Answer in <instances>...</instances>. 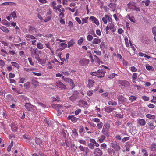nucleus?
I'll use <instances>...</instances> for the list:
<instances>
[{"label": "nucleus", "instance_id": "6e6552de", "mask_svg": "<svg viewBox=\"0 0 156 156\" xmlns=\"http://www.w3.org/2000/svg\"><path fill=\"white\" fill-rule=\"evenodd\" d=\"M79 148L81 151L83 152L86 154H87L89 151V149L87 147H84L81 145L79 146Z\"/></svg>", "mask_w": 156, "mask_h": 156}, {"label": "nucleus", "instance_id": "052dcab7", "mask_svg": "<svg viewBox=\"0 0 156 156\" xmlns=\"http://www.w3.org/2000/svg\"><path fill=\"white\" fill-rule=\"evenodd\" d=\"M78 141L80 143L83 144L84 145H86L87 144V143L86 141L84 140H78Z\"/></svg>", "mask_w": 156, "mask_h": 156}, {"label": "nucleus", "instance_id": "de8ad7c7", "mask_svg": "<svg viewBox=\"0 0 156 156\" xmlns=\"http://www.w3.org/2000/svg\"><path fill=\"white\" fill-rule=\"evenodd\" d=\"M84 41L83 37H81L80 38L78 41V44L79 45H81L83 43Z\"/></svg>", "mask_w": 156, "mask_h": 156}, {"label": "nucleus", "instance_id": "49530a36", "mask_svg": "<svg viewBox=\"0 0 156 156\" xmlns=\"http://www.w3.org/2000/svg\"><path fill=\"white\" fill-rule=\"evenodd\" d=\"M137 99V97L135 96H131L129 97V99L131 101L133 102Z\"/></svg>", "mask_w": 156, "mask_h": 156}, {"label": "nucleus", "instance_id": "cd10ccee", "mask_svg": "<svg viewBox=\"0 0 156 156\" xmlns=\"http://www.w3.org/2000/svg\"><path fill=\"white\" fill-rule=\"evenodd\" d=\"M31 82H32V84L35 86H37L39 84V82L36 80L34 78H32L31 80Z\"/></svg>", "mask_w": 156, "mask_h": 156}, {"label": "nucleus", "instance_id": "4d7b16f0", "mask_svg": "<svg viewBox=\"0 0 156 156\" xmlns=\"http://www.w3.org/2000/svg\"><path fill=\"white\" fill-rule=\"evenodd\" d=\"M1 51L2 53L1 54V55L4 57H5L6 56L5 54H7V53L3 49H1Z\"/></svg>", "mask_w": 156, "mask_h": 156}, {"label": "nucleus", "instance_id": "a211bd4d", "mask_svg": "<svg viewBox=\"0 0 156 156\" xmlns=\"http://www.w3.org/2000/svg\"><path fill=\"white\" fill-rule=\"evenodd\" d=\"M105 111L107 112L108 113H109L111 112L112 111L115 109L114 108H112L110 107L106 106L104 108Z\"/></svg>", "mask_w": 156, "mask_h": 156}, {"label": "nucleus", "instance_id": "6e6d98bb", "mask_svg": "<svg viewBox=\"0 0 156 156\" xmlns=\"http://www.w3.org/2000/svg\"><path fill=\"white\" fill-rule=\"evenodd\" d=\"M16 11H14L11 14V16H12V17L13 18H16Z\"/></svg>", "mask_w": 156, "mask_h": 156}, {"label": "nucleus", "instance_id": "603ef678", "mask_svg": "<svg viewBox=\"0 0 156 156\" xmlns=\"http://www.w3.org/2000/svg\"><path fill=\"white\" fill-rule=\"evenodd\" d=\"M100 48L101 50L104 49L105 47V44L104 42H101L100 44Z\"/></svg>", "mask_w": 156, "mask_h": 156}, {"label": "nucleus", "instance_id": "0eeeda50", "mask_svg": "<svg viewBox=\"0 0 156 156\" xmlns=\"http://www.w3.org/2000/svg\"><path fill=\"white\" fill-rule=\"evenodd\" d=\"M55 85L62 90H65L66 89V86L60 81L57 82L55 83Z\"/></svg>", "mask_w": 156, "mask_h": 156}, {"label": "nucleus", "instance_id": "680f3d73", "mask_svg": "<svg viewBox=\"0 0 156 156\" xmlns=\"http://www.w3.org/2000/svg\"><path fill=\"white\" fill-rule=\"evenodd\" d=\"M146 67L147 69L148 70H153L154 69L153 67L150 65H146Z\"/></svg>", "mask_w": 156, "mask_h": 156}, {"label": "nucleus", "instance_id": "3c124183", "mask_svg": "<svg viewBox=\"0 0 156 156\" xmlns=\"http://www.w3.org/2000/svg\"><path fill=\"white\" fill-rule=\"evenodd\" d=\"M5 65V63L4 61L0 60V67L2 68Z\"/></svg>", "mask_w": 156, "mask_h": 156}, {"label": "nucleus", "instance_id": "37998d69", "mask_svg": "<svg viewBox=\"0 0 156 156\" xmlns=\"http://www.w3.org/2000/svg\"><path fill=\"white\" fill-rule=\"evenodd\" d=\"M52 107L53 108H55L57 109V110H58V109L59 108H61L62 107L61 105L59 104L53 105H52Z\"/></svg>", "mask_w": 156, "mask_h": 156}, {"label": "nucleus", "instance_id": "72a5a7b5", "mask_svg": "<svg viewBox=\"0 0 156 156\" xmlns=\"http://www.w3.org/2000/svg\"><path fill=\"white\" fill-rule=\"evenodd\" d=\"M114 112L115 113V116L116 117L119 118H123V115L119 113H117V112L115 111Z\"/></svg>", "mask_w": 156, "mask_h": 156}, {"label": "nucleus", "instance_id": "39448f33", "mask_svg": "<svg viewBox=\"0 0 156 156\" xmlns=\"http://www.w3.org/2000/svg\"><path fill=\"white\" fill-rule=\"evenodd\" d=\"M112 147L114 148L116 151H118L120 149L121 147L119 144L118 143L115 141L111 143Z\"/></svg>", "mask_w": 156, "mask_h": 156}, {"label": "nucleus", "instance_id": "412c9836", "mask_svg": "<svg viewBox=\"0 0 156 156\" xmlns=\"http://www.w3.org/2000/svg\"><path fill=\"white\" fill-rule=\"evenodd\" d=\"M117 98L119 101L121 102H125L126 101V98L122 95H119Z\"/></svg>", "mask_w": 156, "mask_h": 156}, {"label": "nucleus", "instance_id": "aec40b11", "mask_svg": "<svg viewBox=\"0 0 156 156\" xmlns=\"http://www.w3.org/2000/svg\"><path fill=\"white\" fill-rule=\"evenodd\" d=\"M154 122L152 121H150L147 123L148 126L151 130H153L155 128V126L154 125Z\"/></svg>", "mask_w": 156, "mask_h": 156}, {"label": "nucleus", "instance_id": "473e14b6", "mask_svg": "<svg viewBox=\"0 0 156 156\" xmlns=\"http://www.w3.org/2000/svg\"><path fill=\"white\" fill-rule=\"evenodd\" d=\"M108 104L110 105H116L117 103L116 101H113L112 100L108 101Z\"/></svg>", "mask_w": 156, "mask_h": 156}, {"label": "nucleus", "instance_id": "dca6fc26", "mask_svg": "<svg viewBox=\"0 0 156 156\" xmlns=\"http://www.w3.org/2000/svg\"><path fill=\"white\" fill-rule=\"evenodd\" d=\"M88 83L87 84V87L89 88L92 87L94 84L95 81L94 80H92L90 79H88Z\"/></svg>", "mask_w": 156, "mask_h": 156}, {"label": "nucleus", "instance_id": "f03ea898", "mask_svg": "<svg viewBox=\"0 0 156 156\" xmlns=\"http://www.w3.org/2000/svg\"><path fill=\"white\" fill-rule=\"evenodd\" d=\"M137 5L136 2L133 1H130L129 3L127 4L128 8L132 10H135L136 11H140V8L138 6H137Z\"/></svg>", "mask_w": 156, "mask_h": 156}, {"label": "nucleus", "instance_id": "f257e3e1", "mask_svg": "<svg viewBox=\"0 0 156 156\" xmlns=\"http://www.w3.org/2000/svg\"><path fill=\"white\" fill-rule=\"evenodd\" d=\"M106 71L104 69H99L97 72H91L90 74L92 76H97L98 78H102L104 76Z\"/></svg>", "mask_w": 156, "mask_h": 156}, {"label": "nucleus", "instance_id": "69168bd1", "mask_svg": "<svg viewBox=\"0 0 156 156\" xmlns=\"http://www.w3.org/2000/svg\"><path fill=\"white\" fill-rule=\"evenodd\" d=\"M100 147L101 149H105L107 148V145L105 143H103L101 145Z\"/></svg>", "mask_w": 156, "mask_h": 156}, {"label": "nucleus", "instance_id": "393cba45", "mask_svg": "<svg viewBox=\"0 0 156 156\" xmlns=\"http://www.w3.org/2000/svg\"><path fill=\"white\" fill-rule=\"evenodd\" d=\"M75 42L73 39H71L68 42V47L70 48V47L73 45Z\"/></svg>", "mask_w": 156, "mask_h": 156}, {"label": "nucleus", "instance_id": "c9c22d12", "mask_svg": "<svg viewBox=\"0 0 156 156\" xmlns=\"http://www.w3.org/2000/svg\"><path fill=\"white\" fill-rule=\"evenodd\" d=\"M11 64H12V65L18 69L20 68V66L16 62H11Z\"/></svg>", "mask_w": 156, "mask_h": 156}, {"label": "nucleus", "instance_id": "79ce46f5", "mask_svg": "<svg viewBox=\"0 0 156 156\" xmlns=\"http://www.w3.org/2000/svg\"><path fill=\"white\" fill-rule=\"evenodd\" d=\"M26 37L27 38H30L32 40L35 39H36V38L34 36L29 34H27L26 35Z\"/></svg>", "mask_w": 156, "mask_h": 156}, {"label": "nucleus", "instance_id": "f3484780", "mask_svg": "<svg viewBox=\"0 0 156 156\" xmlns=\"http://www.w3.org/2000/svg\"><path fill=\"white\" fill-rule=\"evenodd\" d=\"M25 106L26 108L28 111H30L33 107V106L30 103H26Z\"/></svg>", "mask_w": 156, "mask_h": 156}, {"label": "nucleus", "instance_id": "c756f323", "mask_svg": "<svg viewBox=\"0 0 156 156\" xmlns=\"http://www.w3.org/2000/svg\"><path fill=\"white\" fill-rule=\"evenodd\" d=\"M109 18V17L107 15H105V16L102 18V20L104 24H106L107 23V19Z\"/></svg>", "mask_w": 156, "mask_h": 156}, {"label": "nucleus", "instance_id": "bb28decb", "mask_svg": "<svg viewBox=\"0 0 156 156\" xmlns=\"http://www.w3.org/2000/svg\"><path fill=\"white\" fill-rule=\"evenodd\" d=\"M138 74L136 73H134L132 75V81L134 83H136V80L137 78Z\"/></svg>", "mask_w": 156, "mask_h": 156}, {"label": "nucleus", "instance_id": "8fccbe9b", "mask_svg": "<svg viewBox=\"0 0 156 156\" xmlns=\"http://www.w3.org/2000/svg\"><path fill=\"white\" fill-rule=\"evenodd\" d=\"M3 24H5L7 26H9L10 25V23L6 20H3L2 21Z\"/></svg>", "mask_w": 156, "mask_h": 156}, {"label": "nucleus", "instance_id": "f704fd0d", "mask_svg": "<svg viewBox=\"0 0 156 156\" xmlns=\"http://www.w3.org/2000/svg\"><path fill=\"white\" fill-rule=\"evenodd\" d=\"M87 146H88L89 148H90L91 150H93L94 149L95 145L93 144H92L91 143H89L87 144Z\"/></svg>", "mask_w": 156, "mask_h": 156}, {"label": "nucleus", "instance_id": "13d9d810", "mask_svg": "<svg viewBox=\"0 0 156 156\" xmlns=\"http://www.w3.org/2000/svg\"><path fill=\"white\" fill-rule=\"evenodd\" d=\"M0 42H1L5 46H8L9 45V44L7 42L4 41L2 39L0 40Z\"/></svg>", "mask_w": 156, "mask_h": 156}, {"label": "nucleus", "instance_id": "4be33fe9", "mask_svg": "<svg viewBox=\"0 0 156 156\" xmlns=\"http://www.w3.org/2000/svg\"><path fill=\"white\" fill-rule=\"evenodd\" d=\"M150 148L152 151H156V143H152L151 145Z\"/></svg>", "mask_w": 156, "mask_h": 156}, {"label": "nucleus", "instance_id": "b1692460", "mask_svg": "<svg viewBox=\"0 0 156 156\" xmlns=\"http://www.w3.org/2000/svg\"><path fill=\"white\" fill-rule=\"evenodd\" d=\"M108 152L109 154H113V155H115V151L111 148H108Z\"/></svg>", "mask_w": 156, "mask_h": 156}, {"label": "nucleus", "instance_id": "a18cd8bd", "mask_svg": "<svg viewBox=\"0 0 156 156\" xmlns=\"http://www.w3.org/2000/svg\"><path fill=\"white\" fill-rule=\"evenodd\" d=\"M37 60L40 64H43L45 63V62L44 59H43L39 58H38Z\"/></svg>", "mask_w": 156, "mask_h": 156}, {"label": "nucleus", "instance_id": "7c9ffc66", "mask_svg": "<svg viewBox=\"0 0 156 156\" xmlns=\"http://www.w3.org/2000/svg\"><path fill=\"white\" fill-rule=\"evenodd\" d=\"M0 29L3 32L5 33H8L9 30L8 29L4 26H1L0 27Z\"/></svg>", "mask_w": 156, "mask_h": 156}, {"label": "nucleus", "instance_id": "9d476101", "mask_svg": "<svg viewBox=\"0 0 156 156\" xmlns=\"http://www.w3.org/2000/svg\"><path fill=\"white\" fill-rule=\"evenodd\" d=\"M119 83L122 86L126 87L128 86L129 84V82L125 80H119Z\"/></svg>", "mask_w": 156, "mask_h": 156}, {"label": "nucleus", "instance_id": "ddd939ff", "mask_svg": "<svg viewBox=\"0 0 156 156\" xmlns=\"http://www.w3.org/2000/svg\"><path fill=\"white\" fill-rule=\"evenodd\" d=\"M109 29L111 30L112 32L114 33L116 30V27H115V25L113 23H111L109 24L108 26Z\"/></svg>", "mask_w": 156, "mask_h": 156}, {"label": "nucleus", "instance_id": "7ed1b4c3", "mask_svg": "<svg viewBox=\"0 0 156 156\" xmlns=\"http://www.w3.org/2000/svg\"><path fill=\"white\" fill-rule=\"evenodd\" d=\"M110 128V125L109 123H105L103 126L102 131V133L107 136H108L109 135L108 133Z\"/></svg>", "mask_w": 156, "mask_h": 156}, {"label": "nucleus", "instance_id": "4468645a", "mask_svg": "<svg viewBox=\"0 0 156 156\" xmlns=\"http://www.w3.org/2000/svg\"><path fill=\"white\" fill-rule=\"evenodd\" d=\"M69 120H71L73 122H76L77 121L78 118L74 116H69L68 118Z\"/></svg>", "mask_w": 156, "mask_h": 156}, {"label": "nucleus", "instance_id": "1a4fd4ad", "mask_svg": "<svg viewBox=\"0 0 156 156\" xmlns=\"http://www.w3.org/2000/svg\"><path fill=\"white\" fill-rule=\"evenodd\" d=\"M89 19L93 23L95 24L97 26H98L100 23L98 20L95 17L93 16H91L90 17Z\"/></svg>", "mask_w": 156, "mask_h": 156}, {"label": "nucleus", "instance_id": "864d4df0", "mask_svg": "<svg viewBox=\"0 0 156 156\" xmlns=\"http://www.w3.org/2000/svg\"><path fill=\"white\" fill-rule=\"evenodd\" d=\"M30 86V83L29 82H27L25 83L24 84V87L25 88H29Z\"/></svg>", "mask_w": 156, "mask_h": 156}, {"label": "nucleus", "instance_id": "20e7f679", "mask_svg": "<svg viewBox=\"0 0 156 156\" xmlns=\"http://www.w3.org/2000/svg\"><path fill=\"white\" fill-rule=\"evenodd\" d=\"M93 153L95 156H102L103 154L102 151L99 148H96Z\"/></svg>", "mask_w": 156, "mask_h": 156}, {"label": "nucleus", "instance_id": "774afa93", "mask_svg": "<svg viewBox=\"0 0 156 156\" xmlns=\"http://www.w3.org/2000/svg\"><path fill=\"white\" fill-rule=\"evenodd\" d=\"M137 69L135 66H133L131 67V70L133 72H136L137 71Z\"/></svg>", "mask_w": 156, "mask_h": 156}, {"label": "nucleus", "instance_id": "423d86ee", "mask_svg": "<svg viewBox=\"0 0 156 156\" xmlns=\"http://www.w3.org/2000/svg\"><path fill=\"white\" fill-rule=\"evenodd\" d=\"M89 62L90 61L89 59H86L85 58H83L80 60L79 63L80 65L81 66H86L87 65Z\"/></svg>", "mask_w": 156, "mask_h": 156}, {"label": "nucleus", "instance_id": "4c0bfd02", "mask_svg": "<svg viewBox=\"0 0 156 156\" xmlns=\"http://www.w3.org/2000/svg\"><path fill=\"white\" fill-rule=\"evenodd\" d=\"M61 8H62V5L59 4L57 6H56V7L55 9V10L60 12H61L62 9H61Z\"/></svg>", "mask_w": 156, "mask_h": 156}, {"label": "nucleus", "instance_id": "a878e982", "mask_svg": "<svg viewBox=\"0 0 156 156\" xmlns=\"http://www.w3.org/2000/svg\"><path fill=\"white\" fill-rule=\"evenodd\" d=\"M101 41V39L95 38L93 40L92 43L93 44H98L100 43Z\"/></svg>", "mask_w": 156, "mask_h": 156}, {"label": "nucleus", "instance_id": "09e8293b", "mask_svg": "<svg viewBox=\"0 0 156 156\" xmlns=\"http://www.w3.org/2000/svg\"><path fill=\"white\" fill-rule=\"evenodd\" d=\"M56 3L55 1H53L51 3V5L52 8L53 9H55L56 7Z\"/></svg>", "mask_w": 156, "mask_h": 156}, {"label": "nucleus", "instance_id": "ea45409f", "mask_svg": "<svg viewBox=\"0 0 156 156\" xmlns=\"http://www.w3.org/2000/svg\"><path fill=\"white\" fill-rule=\"evenodd\" d=\"M88 17H87L85 18H83L82 19V24L83 25V24L87 23L88 22Z\"/></svg>", "mask_w": 156, "mask_h": 156}, {"label": "nucleus", "instance_id": "338daca9", "mask_svg": "<svg viewBox=\"0 0 156 156\" xmlns=\"http://www.w3.org/2000/svg\"><path fill=\"white\" fill-rule=\"evenodd\" d=\"M152 31L154 36L156 35V27H154L152 28Z\"/></svg>", "mask_w": 156, "mask_h": 156}, {"label": "nucleus", "instance_id": "0e129e2a", "mask_svg": "<svg viewBox=\"0 0 156 156\" xmlns=\"http://www.w3.org/2000/svg\"><path fill=\"white\" fill-rule=\"evenodd\" d=\"M93 38V37L92 35H91L89 34L88 35L87 37V40H88L89 41H91Z\"/></svg>", "mask_w": 156, "mask_h": 156}, {"label": "nucleus", "instance_id": "2eb2a0df", "mask_svg": "<svg viewBox=\"0 0 156 156\" xmlns=\"http://www.w3.org/2000/svg\"><path fill=\"white\" fill-rule=\"evenodd\" d=\"M35 141L36 143L38 145L41 146L42 144V141L41 139L39 138L35 137Z\"/></svg>", "mask_w": 156, "mask_h": 156}, {"label": "nucleus", "instance_id": "6ab92c4d", "mask_svg": "<svg viewBox=\"0 0 156 156\" xmlns=\"http://www.w3.org/2000/svg\"><path fill=\"white\" fill-rule=\"evenodd\" d=\"M26 45V43L24 42H22L21 43L18 44H14V45L18 48L20 50L21 49V48H20V47H21L22 48L23 47V46L24 45L25 46Z\"/></svg>", "mask_w": 156, "mask_h": 156}, {"label": "nucleus", "instance_id": "2f4dec72", "mask_svg": "<svg viewBox=\"0 0 156 156\" xmlns=\"http://www.w3.org/2000/svg\"><path fill=\"white\" fill-rule=\"evenodd\" d=\"M2 5H9L10 6H15L16 5V3L13 2H5L4 3H3L2 4Z\"/></svg>", "mask_w": 156, "mask_h": 156}, {"label": "nucleus", "instance_id": "9b49d317", "mask_svg": "<svg viewBox=\"0 0 156 156\" xmlns=\"http://www.w3.org/2000/svg\"><path fill=\"white\" fill-rule=\"evenodd\" d=\"M137 123L141 126H143L145 125L146 122L144 119H140L137 120Z\"/></svg>", "mask_w": 156, "mask_h": 156}, {"label": "nucleus", "instance_id": "c03bdc74", "mask_svg": "<svg viewBox=\"0 0 156 156\" xmlns=\"http://www.w3.org/2000/svg\"><path fill=\"white\" fill-rule=\"evenodd\" d=\"M35 28L31 26H30L28 29V31L29 32H33L35 30Z\"/></svg>", "mask_w": 156, "mask_h": 156}, {"label": "nucleus", "instance_id": "a19ab883", "mask_svg": "<svg viewBox=\"0 0 156 156\" xmlns=\"http://www.w3.org/2000/svg\"><path fill=\"white\" fill-rule=\"evenodd\" d=\"M37 47L40 49H41L43 48V44L41 42L38 43L37 45Z\"/></svg>", "mask_w": 156, "mask_h": 156}, {"label": "nucleus", "instance_id": "5701e85b", "mask_svg": "<svg viewBox=\"0 0 156 156\" xmlns=\"http://www.w3.org/2000/svg\"><path fill=\"white\" fill-rule=\"evenodd\" d=\"M72 136L73 138H76L78 135L76 129H74L73 130H72Z\"/></svg>", "mask_w": 156, "mask_h": 156}, {"label": "nucleus", "instance_id": "bf43d9fd", "mask_svg": "<svg viewBox=\"0 0 156 156\" xmlns=\"http://www.w3.org/2000/svg\"><path fill=\"white\" fill-rule=\"evenodd\" d=\"M70 84L71 86L72 89H73L75 87V84L73 81L71 79L70 81H69Z\"/></svg>", "mask_w": 156, "mask_h": 156}, {"label": "nucleus", "instance_id": "e2e57ef3", "mask_svg": "<svg viewBox=\"0 0 156 156\" xmlns=\"http://www.w3.org/2000/svg\"><path fill=\"white\" fill-rule=\"evenodd\" d=\"M9 53L10 55H12V56L16 55V53L15 51L13 50H9Z\"/></svg>", "mask_w": 156, "mask_h": 156}, {"label": "nucleus", "instance_id": "5fc2aeb1", "mask_svg": "<svg viewBox=\"0 0 156 156\" xmlns=\"http://www.w3.org/2000/svg\"><path fill=\"white\" fill-rule=\"evenodd\" d=\"M142 3H144L145 4V5L146 6H149L150 3V1L149 0H146L145 1H142Z\"/></svg>", "mask_w": 156, "mask_h": 156}, {"label": "nucleus", "instance_id": "f8f14e48", "mask_svg": "<svg viewBox=\"0 0 156 156\" xmlns=\"http://www.w3.org/2000/svg\"><path fill=\"white\" fill-rule=\"evenodd\" d=\"M11 127L12 131L16 132L17 131L18 127L16 124L14 123H11Z\"/></svg>", "mask_w": 156, "mask_h": 156}, {"label": "nucleus", "instance_id": "58836bf2", "mask_svg": "<svg viewBox=\"0 0 156 156\" xmlns=\"http://www.w3.org/2000/svg\"><path fill=\"white\" fill-rule=\"evenodd\" d=\"M97 125L99 129L100 130L102 129L103 125V123L102 122H99L98 123Z\"/></svg>", "mask_w": 156, "mask_h": 156}, {"label": "nucleus", "instance_id": "e433bc0d", "mask_svg": "<svg viewBox=\"0 0 156 156\" xmlns=\"http://www.w3.org/2000/svg\"><path fill=\"white\" fill-rule=\"evenodd\" d=\"M146 117L147 118L151 119H154L155 118V116L154 115H152L150 114H147L146 115Z\"/></svg>", "mask_w": 156, "mask_h": 156}, {"label": "nucleus", "instance_id": "c85d7f7f", "mask_svg": "<svg viewBox=\"0 0 156 156\" xmlns=\"http://www.w3.org/2000/svg\"><path fill=\"white\" fill-rule=\"evenodd\" d=\"M30 51L33 55H34L37 54V53H38V51L37 48H32L30 50Z\"/></svg>", "mask_w": 156, "mask_h": 156}]
</instances>
